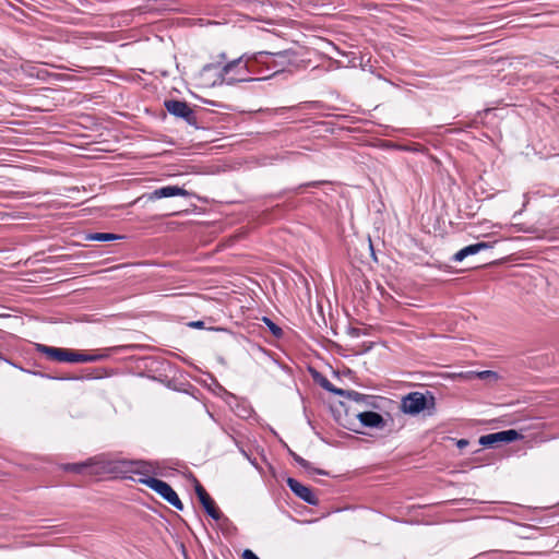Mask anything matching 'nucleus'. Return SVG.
Masks as SVG:
<instances>
[{
  "label": "nucleus",
  "instance_id": "17",
  "mask_svg": "<svg viewBox=\"0 0 559 559\" xmlns=\"http://www.w3.org/2000/svg\"><path fill=\"white\" fill-rule=\"evenodd\" d=\"M497 435L498 432L481 436L479 439V443L485 447H490L499 442V437Z\"/></svg>",
  "mask_w": 559,
  "mask_h": 559
},
{
  "label": "nucleus",
  "instance_id": "24",
  "mask_svg": "<svg viewBox=\"0 0 559 559\" xmlns=\"http://www.w3.org/2000/svg\"><path fill=\"white\" fill-rule=\"evenodd\" d=\"M345 395L355 401H359L361 397V394L355 391H345V394L343 396Z\"/></svg>",
  "mask_w": 559,
  "mask_h": 559
},
{
  "label": "nucleus",
  "instance_id": "14",
  "mask_svg": "<svg viewBox=\"0 0 559 559\" xmlns=\"http://www.w3.org/2000/svg\"><path fill=\"white\" fill-rule=\"evenodd\" d=\"M114 466L109 467V471H119V472H135L136 469L132 468L133 465H139V462L132 461H117L112 462Z\"/></svg>",
  "mask_w": 559,
  "mask_h": 559
},
{
  "label": "nucleus",
  "instance_id": "28",
  "mask_svg": "<svg viewBox=\"0 0 559 559\" xmlns=\"http://www.w3.org/2000/svg\"><path fill=\"white\" fill-rule=\"evenodd\" d=\"M311 471H313L316 473H319V474H322V475H325V472H323V471H319V469H314V468H311Z\"/></svg>",
  "mask_w": 559,
  "mask_h": 559
},
{
  "label": "nucleus",
  "instance_id": "26",
  "mask_svg": "<svg viewBox=\"0 0 559 559\" xmlns=\"http://www.w3.org/2000/svg\"><path fill=\"white\" fill-rule=\"evenodd\" d=\"M187 325L190 328L201 329V328H204V322L203 321H191V322H188Z\"/></svg>",
  "mask_w": 559,
  "mask_h": 559
},
{
  "label": "nucleus",
  "instance_id": "13",
  "mask_svg": "<svg viewBox=\"0 0 559 559\" xmlns=\"http://www.w3.org/2000/svg\"><path fill=\"white\" fill-rule=\"evenodd\" d=\"M121 236H118L116 234H110V233H94V234H88L86 236V240H93V241H111V240H116V239H120Z\"/></svg>",
  "mask_w": 559,
  "mask_h": 559
},
{
  "label": "nucleus",
  "instance_id": "3",
  "mask_svg": "<svg viewBox=\"0 0 559 559\" xmlns=\"http://www.w3.org/2000/svg\"><path fill=\"white\" fill-rule=\"evenodd\" d=\"M435 406V397L420 392H412L403 397L401 408L404 413L416 415Z\"/></svg>",
  "mask_w": 559,
  "mask_h": 559
},
{
  "label": "nucleus",
  "instance_id": "6",
  "mask_svg": "<svg viewBox=\"0 0 559 559\" xmlns=\"http://www.w3.org/2000/svg\"><path fill=\"white\" fill-rule=\"evenodd\" d=\"M287 485L290 488V490L297 497L302 499L304 501H306V502H308L310 504H317L318 503L317 496L313 493V491L309 487L302 485L301 483H299L298 480H296L294 478H288L287 479Z\"/></svg>",
  "mask_w": 559,
  "mask_h": 559
},
{
  "label": "nucleus",
  "instance_id": "18",
  "mask_svg": "<svg viewBox=\"0 0 559 559\" xmlns=\"http://www.w3.org/2000/svg\"><path fill=\"white\" fill-rule=\"evenodd\" d=\"M216 388L226 395V402L231 407L233 406L231 402L235 401L236 397L234 395L225 392V390H223V388L212 378V389H211V392L212 393H216V391H215Z\"/></svg>",
  "mask_w": 559,
  "mask_h": 559
},
{
  "label": "nucleus",
  "instance_id": "7",
  "mask_svg": "<svg viewBox=\"0 0 559 559\" xmlns=\"http://www.w3.org/2000/svg\"><path fill=\"white\" fill-rule=\"evenodd\" d=\"M164 105L167 111L175 117L189 120L192 116V110L186 102L169 99L165 100Z\"/></svg>",
  "mask_w": 559,
  "mask_h": 559
},
{
  "label": "nucleus",
  "instance_id": "15",
  "mask_svg": "<svg viewBox=\"0 0 559 559\" xmlns=\"http://www.w3.org/2000/svg\"><path fill=\"white\" fill-rule=\"evenodd\" d=\"M497 436L499 442H512L521 438V435L514 429L499 431Z\"/></svg>",
  "mask_w": 559,
  "mask_h": 559
},
{
  "label": "nucleus",
  "instance_id": "22",
  "mask_svg": "<svg viewBox=\"0 0 559 559\" xmlns=\"http://www.w3.org/2000/svg\"><path fill=\"white\" fill-rule=\"evenodd\" d=\"M212 520H215L217 522L222 521V513L218 508L214 506L212 502ZM219 526L223 528V523H219Z\"/></svg>",
  "mask_w": 559,
  "mask_h": 559
},
{
  "label": "nucleus",
  "instance_id": "23",
  "mask_svg": "<svg viewBox=\"0 0 559 559\" xmlns=\"http://www.w3.org/2000/svg\"><path fill=\"white\" fill-rule=\"evenodd\" d=\"M241 559H260L252 550L245 549L241 554Z\"/></svg>",
  "mask_w": 559,
  "mask_h": 559
},
{
  "label": "nucleus",
  "instance_id": "12",
  "mask_svg": "<svg viewBox=\"0 0 559 559\" xmlns=\"http://www.w3.org/2000/svg\"><path fill=\"white\" fill-rule=\"evenodd\" d=\"M106 357H107V355H105V354H86L83 352L74 350L73 362H93V361L103 360Z\"/></svg>",
  "mask_w": 559,
  "mask_h": 559
},
{
  "label": "nucleus",
  "instance_id": "10",
  "mask_svg": "<svg viewBox=\"0 0 559 559\" xmlns=\"http://www.w3.org/2000/svg\"><path fill=\"white\" fill-rule=\"evenodd\" d=\"M490 247L491 246L488 242H477L474 245L466 246V247L462 248L461 250H459L453 255V261L462 262L466 257L476 254V253L480 252L481 250L489 249Z\"/></svg>",
  "mask_w": 559,
  "mask_h": 559
},
{
  "label": "nucleus",
  "instance_id": "8",
  "mask_svg": "<svg viewBox=\"0 0 559 559\" xmlns=\"http://www.w3.org/2000/svg\"><path fill=\"white\" fill-rule=\"evenodd\" d=\"M357 418L365 427L382 429L385 426L383 417L376 412L359 413Z\"/></svg>",
  "mask_w": 559,
  "mask_h": 559
},
{
  "label": "nucleus",
  "instance_id": "27",
  "mask_svg": "<svg viewBox=\"0 0 559 559\" xmlns=\"http://www.w3.org/2000/svg\"><path fill=\"white\" fill-rule=\"evenodd\" d=\"M456 444H457V447H459L460 449H463V448H465V447L468 444V441H467V440H465V439H461V440H459V441H457V443H456Z\"/></svg>",
  "mask_w": 559,
  "mask_h": 559
},
{
  "label": "nucleus",
  "instance_id": "25",
  "mask_svg": "<svg viewBox=\"0 0 559 559\" xmlns=\"http://www.w3.org/2000/svg\"><path fill=\"white\" fill-rule=\"evenodd\" d=\"M295 461L302 467L309 469L310 468V464L308 461H306L305 459L298 456V455H295Z\"/></svg>",
  "mask_w": 559,
  "mask_h": 559
},
{
  "label": "nucleus",
  "instance_id": "5",
  "mask_svg": "<svg viewBox=\"0 0 559 559\" xmlns=\"http://www.w3.org/2000/svg\"><path fill=\"white\" fill-rule=\"evenodd\" d=\"M37 350L48 359L59 362H73L74 350L61 347H51L43 344L37 345Z\"/></svg>",
  "mask_w": 559,
  "mask_h": 559
},
{
  "label": "nucleus",
  "instance_id": "19",
  "mask_svg": "<svg viewBox=\"0 0 559 559\" xmlns=\"http://www.w3.org/2000/svg\"><path fill=\"white\" fill-rule=\"evenodd\" d=\"M321 385L328 390L329 392L335 393L337 395L343 396L345 394V390L335 388L329 380L324 379L321 382Z\"/></svg>",
  "mask_w": 559,
  "mask_h": 559
},
{
  "label": "nucleus",
  "instance_id": "1",
  "mask_svg": "<svg viewBox=\"0 0 559 559\" xmlns=\"http://www.w3.org/2000/svg\"><path fill=\"white\" fill-rule=\"evenodd\" d=\"M221 58L223 61L212 63V86L255 80L249 76V74L257 72L253 55H243L230 61H226L224 53L221 55Z\"/></svg>",
  "mask_w": 559,
  "mask_h": 559
},
{
  "label": "nucleus",
  "instance_id": "16",
  "mask_svg": "<svg viewBox=\"0 0 559 559\" xmlns=\"http://www.w3.org/2000/svg\"><path fill=\"white\" fill-rule=\"evenodd\" d=\"M464 377L468 378V379L475 377V378H478L481 380H489V379L496 380L497 373L493 371H490V370H486V371H480V372H468Z\"/></svg>",
  "mask_w": 559,
  "mask_h": 559
},
{
  "label": "nucleus",
  "instance_id": "21",
  "mask_svg": "<svg viewBox=\"0 0 559 559\" xmlns=\"http://www.w3.org/2000/svg\"><path fill=\"white\" fill-rule=\"evenodd\" d=\"M262 321L267 324L269 329L275 336H280L282 334L281 328H278L274 322H272L269 318H263Z\"/></svg>",
  "mask_w": 559,
  "mask_h": 559
},
{
  "label": "nucleus",
  "instance_id": "11",
  "mask_svg": "<svg viewBox=\"0 0 559 559\" xmlns=\"http://www.w3.org/2000/svg\"><path fill=\"white\" fill-rule=\"evenodd\" d=\"M193 481H194L195 492H197L198 498L204 509V512L206 515H210V496L207 495L205 488L197 479H194Z\"/></svg>",
  "mask_w": 559,
  "mask_h": 559
},
{
  "label": "nucleus",
  "instance_id": "29",
  "mask_svg": "<svg viewBox=\"0 0 559 559\" xmlns=\"http://www.w3.org/2000/svg\"><path fill=\"white\" fill-rule=\"evenodd\" d=\"M212 115H214V110H212ZM214 120H215V118H214V116H212V118H211L212 123L214 122Z\"/></svg>",
  "mask_w": 559,
  "mask_h": 559
},
{
  "label": "nucleus",
  "instance_id": "9",
  "mask_svg": "<svg viewBox=\"0 0 559 559\" xmlns=\"http://www.w3.org/2000/svg\"><path fill=\"white\" fill-rule=\"evenodd\" d=\"M176 195H187V191L183 188L177 186H166L154 190L148 194V200H157L162 198H170Z\"/></svg>",
  "mask_w": 559,
  "mask_h": 559
},
{
  "label": "nucleus",
  "instance_id": "2",
  "mask_svg": "<svg viewBox=\"0 0 559 559\" xmlns=\"http://www.w3.org/2000/svg\"><path fill=\"white\" fill-rule=\"evenodd\" d=\"M253 59L257 64H263L267 70H273L274 73L283 71L292 62L288 51H280L275 53L259 51L253 53Z\"/></svg>",
  "mask_w": 559,
  "mask_h": 559
},
{
  "label": "nucleus",
  "instance_id": "4",
  "mask_svg": "<svg viewBox=\"0 0 559 559\" xmlns=\"http://www.w3.org/2000/svg\"><path fill=\"white\" fill-rule=\"evenodd\" d=\"M141 483L146 485L155 492H157L159 496H162L168 503H170L177 510L183 509V504L179 499L178 495L166 481L154 477H146L144 479H141Z\"/></svg>",
  "mask_w": 559,
  "mask_h": 559
},
{
  "label": "nucleus",
  "instance_id": "20",
  "mask_svg": "<svg viewBox=\"0 0 559 559\" xmlns=\"http://www.w3.org/2000/svg\"><path fill=\"white\" fill-rule=\"evenodd\" d=\"M87 466H90V463H87V462H85V463H73V464H68L66 466V469L74 472V473H81Z\"/></svg>",
  "mask_w": 559,
  "mask_h": 559
}]
</instances>
